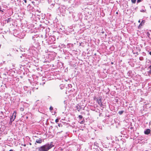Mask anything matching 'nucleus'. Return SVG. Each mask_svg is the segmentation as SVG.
I'll return each instance as SVG.
<instances>
[{
	"label": "nucleus",
	"instance_id": "nucleus-22",
	"mask_svg": "<svg viewBox=\"0 0 151 151\" xmlns=\"http://www.w3.org/2000/svg\"><path fill=\"white\" fill-rule=\"evenodd\" d=\"M24 2L25 3H27V0H24Z\"/></svg>",
	"mask_w": 151,
	"mask_h": 151
},
{
	"label": "nucleus",
	"instance_id": "nucleus-14",
	"mask_svg": "<svg viewBox=\"0 0 151 151\" xmlns=\"http://www.w3.org/2000/svg\"><path fill=\"white\" fill-rule=\"evenodd\" d=\"M50 111H51L53 110V108L52 106H51L50 108Z\"/></svg>",
	"mask_w": 151,
	"mask_h": 151
},
{
	"label": "nucleus",
	"instance_id": "nucleus-19",
	"mask_svg": "<svg viewBox=\"0 0 151 151\" xmlns=\"http://www.w3.org/2000/svg\"><path fill=\"white\" fill-rule=\"evenodd\" d=\"M58 121H59L58 119H56L55 121V122L57 123L58 122Z\"/></svg>",
	"mask_w": 151,
	"mask_h": 151
},
{
	"label": "nucleus",
	"instance_id": "nucleus-23",
	"mask_svg": "<svg viewBox=\"0 0 151 151\" xmlns=\"http://www.w3.org/2000/svg\"><path fill=\"white\" fill-rule=\"evenodd\" d=\"M149 54L151 55V51L149 53Z\"/></svg>",
	"mask_w": 151,
	"mask_h": 151
},
{
	"label": "nucleus",
	"instance_id": "nucleus-6",
	"mask_svg": "<svg viewBox=\"0 0 151 151\" xmlns=\"http://www.w3.org/2000/svg\"><path fill=\"white\" fill-rule=\"evenodd\" d=\"M124 112V111H119V114L120 115H121Z\"/></svg>",
	"mask_w": 151,
	"mask_h": 151
},
{
	"label": "nucleus",
	"instance_id": "nucleus-24",
	"mask_svg": "<svg viewBox=\"0 0 151 151\" xmlns=\"http://www.w3.org/2000/svg\"><path fill=\"white\" fill-rule=\"evenodd\" d=\"M138 22H139V23H140V20H139L138 21Z\"/></svg>",
	"mask_w": 151,
	"mask_h": 151
},
{
	"label": "nucleus",
	"instance_id": "nucleus-1",
	"mask_svg": "<svg viewBox=\"0 0 151 151\" xmlns=\"http://www.w3.org/2000/svg\"><path fill=\"white\" fill-rule=\"evenodd\" d=\"M54 145L52 144H47L38 148L39 151H47L52 148Z\"/></svg>",
	"mask_w": 151,
	"mask_h": 151
},
{
	"label": "nucleus",
	"instance_id": "nucleus-21",
	"mask_svg": "<svg viewBox=\"0 0 151 151\" xmlns=\"http://www.w3.org/2000/svg\"><path fill=\"white\" fill-rule=\"evenodd\" d=\"M9 151H14V150H13L11 149V150H10Z\"/></svg>",
	"mask_w": 151,
	"mask_h": 151
},
{
	"label": "nucleus",
	"instance_id": "nucleus-20",
	"mask_svg": "<svg viewBox=\"0 0 151 151\" xmlns=\"http://www.w3.org/2000/svg\"><path fill=\"white\" fill-rule=\"evenodd\" d=\"M148 68L150 69H151V65L149 66Z\"/></svg>",
	"mask_w": 151,
	"mask_h": 151
},
{
	"label": "nucleus",
	"instance_id": "nucleus-18",
	"mask_svg": "<svg viewBox=\"0 0 151 151\" xmlns=\"http://www.w3.org/2000/svg\"><path fill=\"white\" fill-rule=\"evenodd\" d=\"M20 110L21 111H23L24 110V109L23 108H21L20 109Z\"/></svg>",
	"mask_w": 151,
	"mask_h": 151
},
{
	"label": "nucleus",
	"instance_id": "nucleus-16",
	"mask_svg": "<svg viewBox=\"0 0 151 151\" xmlns=\"http://www.w3.org/2000/svg\"><path fill=\"white\" fill-rule=\"evenodd\" d=\"M76 108H77V109L78 110V111H79L80 109L78 108V106H77L76 107Z\"/></svg>",
	"mask_w": 151,
	"mask_h": 151
},
{
	"label": "nucleus",
	"instance_id": "nucleus-7",
	"mask_svg": "<svg viewBox=\"0 0 151 151\" xmlns=\"http://www.w3.org/2000/svg\"><path fill=\"white\" fill-rule=\"evenodd\" d=\"M60 89H62L63 88L64 85H63V84L60 85Z\"/></svg>",
	"mask_w": 151,
	"mask_h": 151
},
{
	"label": "nucleus",
	"instance_id": "nucleus-11",
	"mask_svg": "<svg viewBox=\"0 0 151 151\" xmlns=\"http://www.w3.org/2000/svg\"><path fill=\"white\" fill-rule=\"evenodd\" d=\"M145 22V21L144 20H143L142 21L141 23H142V24L143 25Z\"/></svg>",
	"mask_w": 151,
	"mask_h": 151
},
{
	"label": "nucleus",
	"instance_id": "nucleus-8",
	"mask_svg": "<svg viewBox=\"0 0 151 151\" xmlns=\"http://www.w3.org/2000/svg\"><path fill=\"white\" fill-rule=\"evenodd\" d=\"M147 35L148 37H149L150 35V34L149 32H147Z\"/></svg>",
	"mask_w": 151,
	"mask_h": 151
},
{
	"label": "nucleus",
	"instance_id": "nucleus-15",
	"mask_svg": "<svg viewBox=\"0 0 151 151\" xmlns=\"http://www.w3.org/2000/svg\"><path fill=\"white\" fill-rule=\"evenodd\" d=\"M142 0H137V3H139Z\"/></svg>",
	"mask_w": 151,
	"mask_h": 151
},
{
	"label": "nucleus",
	"instance_id": "nucleus-13",
	"mask_svg": "<svg viewBox=\"0 0 151 151\" xmlns=\"http://www.w3.org/2000/svg\"><path fill=\"white\" fill-rule=\"evenodd\" d=\"M78 117L80 119H82L83 118V116L82 115H79Z\"/></svg>",
	"mask_w": 151,
	"mask_h": 151
},
{
	"label": "nucleus",
	"instance_id": "nucleus-25",
	"mask_svg": "<svg viewBox=\"0 0 151 151\" xmlns=\"http://www.w3.org/2000/svg\"><path fill=\"white\" fill-rule=\"evenodd\" d=\"M7 56H9V54H7Z\"/></svg>",
	"mask_w": 151,
	"mask_h": 151
},
{
	"label": "nucleus",
	"instance_id": "nucleus-2",
	"mask_svg": "<svg viewBox=\"0 0 151 151\" xmlns=\"http://www.w3.org/2000/svg\"><path fill=\"white\" fill-rule=\"evenodd\" d=\"M16 116V113H15L14 111L13 113V115L10 118V123H12V122L15 119Z\"/></svg>",
	"mask_w": 151,
	"mask_h": 151
},
{
	"label": "nucleus",
	"instance_id": "nucleus-9",
	"mask_svg": "<svg viewBox=\"0 0 151 151\" xmlns=\"http://www.w3.org/2000/svg\"><path fill=\"white\" fill-rule=\"evenodd\" d=\"M146 9H142L140 11L141 12H146Z\"/></svg>",
	"mask_w": 151,
	"mask_h": 151
},
{
	"label": "nucleus",
	"instance_id": "nucleus-17",
	"mask_svg": "<svg viewBox=\"0 0 151 151\" xmlns=\"http://www.w3.org/2000/svg\"><path fill=\"white\" fill-rule=\"evenodd\" d=\"M143 25L142 24V23H140L139 24V27L141 26H142V25Z\"/></svg>",
	"mask_w": 151,
	"mask_h": 151
},
{
	"label": "nucleus",
	"instance_id": "nucleus-12",
	"mask_svg": "<svg viewBox=\"0 0 151 151\" xmlns=\"http://www.w3.org/2000/svg\"><path fill=\"white\" fill-rule=\"evenodd\" d=\"M148 73L149 74H151V69H150V70L148 71Z\"/></svg>",
	"mask_w": 151,
	"mask_h": 151
},
{
	"label": "nucleus",
	"instance_id": "nucleus-4",
	"mask_svg": "<svg viewBox=\"0 0 151 151\" xmlns=\"http://www.w3.org/2000/svg\"><path fill=\"white\" fill-rule=\"evenodd\" d=\"M150 129H147L145 131L144 133L145 134H149V133H150Z\"/></svg>",
	"mask_w": 151,
	"mask_h": 151
},
{
	"label": "nucleus",
	"instance_id": "nucleus-26",
	"mask_svg": "<svg viewBox=\"0 0 151 151\" xmlns=\"http://www.w3.org/2000/svg\"><path fill=\"white\" fill-rule=\"evenodd\" d=\"M112 64H113V63L112 62L111 63Z\"/></svg>",
	"mask_w": 151,
	"mask_h": 151
},
{
	"label": "nucleus",
	"instance_id": "nucleus-3",
	"mask_svg": "<svg viewBox=\"0 0 151 151\" xmlns=\"http://www.w3.org/2000/svg\"><path fill=\"white\" fill-rule=\"evenodd\" d=\"M97 102L98 104L101 106H102L103 104L101 102V99H97Z\"/></svg>",
	"mask_w": 151,
	"mask_h": 151
},
{
	"label": "nucleus",
	"instance_id": "nucleus-10",
	"mask_svg": "<svg viewBox=\"0 0 151 151\" xmlns=\"http://www.w3.org/2000/svg\"><path fill=\"white\" fill-rule=\"evenodd\" d=\"M132 2L133 3H136V0H131Z\"/></svg>",
	"mask_w": 151,
	"mask_h": 151
},
{
	"label": "nucleus",
	"instance_id": "nucleus-5",
	"mask_svg": "<svg viewBox=\"0 0 151 151\" xmlns=\"http://www.w3.org/2000/svg\"><path fill=\"white\" fill-rule=\"evenodd\" d=\"M36 142L38 143H41L42 142V140L40 139H38L36 140Z\"/></svg>",
	"mask_w": 151,
	"mask_h": 151
}]
</instances>
